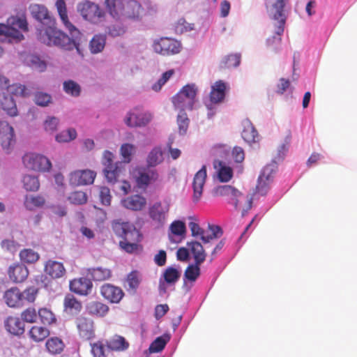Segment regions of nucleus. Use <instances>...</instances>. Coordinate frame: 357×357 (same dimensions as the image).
Listing matches in <instances>:
<instances>
[{"label": "nucleus", "mask_w": 357, "mask_h": 357, "mask_svg": "<svg viewBox=\"0 0 357 357\" xmlns=\"http://www.w3.org/2000/svg\"><path fill=\"white\" fill-rule=\"evenodd\" d=\"M197 89L195 84L184 86L173 98L172 102L174 107L181 111L192 109L195 101Z\"/></svg>", "instance_id": "5"}, {"label": "nucleus", "mask_w": 357, "mask_h": 357, "mask_svg": "<svg viewBox=\"0 0 357 357\" xmlns=\"http://www.w3.org/2000/svg\"><path fill=\"white\" fill-rule=\"evenodd\" d=\"M30 65L32 68L43 72L46 69V63L42 61L38 56L33 55L30 59Z\"/></svg>", "instance_id": "63"}, {"label": "nucleus", "mask_w": 357, "mask_h": 357, "mask_svg": "<svg viewBox=\"0 0 357 357\" xmlns=\"http://www.w3.org/2000/svg\"><path fill=\"white\" fill-rule=\"evenodd\" d=\"M75 325L79 336L86 340H89L95 337L93 321L85 317H78L75 320Z\"/></svg>", "instance_id": "13"}, {"label": "nucleus", "mask_w": 357, "mask_h": 357, "mask_svg": "<svg viewBox=\"0 0 357 357\" xmlns=\"http://www.w3.org/2000/svg\"><path fill=\"white\" fill-rule=\"evenodd\" d=\"M121 17L128 20H138L141 19L143 8L135 0H127L124 2Z\"/></svg>", "instance_id": "16"}, {"label": "nucleus", "mask_w": 357, "mask_h": 357, "mask_svg": "<svg viewBox=\"0 0 357 357\" xmlns=\"http://www.w3.org/2000/svg\"><path fill=\"white\" fill-rule=\"evenodd\" d=\"M206 167L203 165L202 167L195 174L193 179V202H198L202 195L203 187L206 178Z\"/></svg>", "instance_id": "19"}, {"label": "nucleus", "mask_w": 357, "mask_h": 357, "mask_svg": "<svg viewBox=\"0 0 357 357\" xmlns=\"http://www.w3.org/2000/svg\"><path fill=\"white\" fill-rule=\"evenodd\" d=\"M77 9L85 20L92 23L100 22L105 15L104 11L100 9L98 5L89 1L79 3Z\"/></svg>", "instance_id": "9"}, {"label": "nucleus", "mask_w": 357, "mask_h": 357, "mask_svg": "<svg viewBox=\"0 0 357 357\" xmlns=\"http://www.w3.org/2000/svg\"><path fill=\"white\" fill-rule=\"evenodd\" d=\"M9 279L14 283H21L26 280L29 275L28 268L23 264L17 262L8 268Z\"/></svg>", "instance_id": "18"}, {"label": "nucleus", "mask_w": 357, "mask_h": 357, "mask_svg": "<svg viewBox=\"0 0 357 357\" xmlns=\"http://www.w3.org/2000/svg\"><path fill=\"white\" fill-rule=\"evenodd\" d=\"M24 188L26 191L36 192L40 188V182L38 176L25 175L22 179Z\"/></svg>", "instance_id": "43"}, {"label": "nucleus", "mask_w": 357, "mask_h": 357, "mask_svg": "<svg viewBox=\"0 0 357 357\" xmlns=\"http://www.w3.org/2000/svg\"><path fill=\"white\" fill-rule=\"evenodd\" d=\"M112 229L114 233L125 241L140 242L142 238L139 231L133 224L115 220L112 222Z\"/></svg>", "instance_id": "7"}, {"label": "nucleus", "mask_w": 357, "mask_h": 357, "mask_svg": "<svg viewBox=\"0 0 357 357\" xmlns=\"http://www.w3.org/2000/svg\"><path fill=\"white\" fill-rule=\"evenodd\" d=\"M243 139L248 144L255 143L258 141L259 135L253 124L249 120L243 123V130L242 131Z\"/></svg>", "instance_id": "30"}, {"label": "nucleus", "mask_w": 357, "mask_h": 357, "mask_svg": "<svg viewBox=\"0 0 357 357\" xmlns=\"http://www.w3.org/2000/svg\"><path fill=\"white\" fill-rule=\"evenodd\" d=\"M30 9L34 18L42 23L45 22L49 24L48 26L39 31L38 39L41 43L49 46H58L66 50L76 48L78 52L79 51L73 39L53 26L54 21L51 19L45 6L35 4L31 6Z\"/></svg>", "instance_id": "1"}, {"label": "nucleus", "mask_w": 357, "mask_h": 357, "mask_svg": "<svg viewBox=\"0 0 357 357\" xmlns=\"http://www.w3.org/2000/svg\"><path fill=\"white\" fill-rule=\"evenodd\" d=\"M163 161V153L160 147H155L149 153L146 158L147 167H154Z\"/></svg>", "instance_id": "40"}, {"label": "nucleus", "mask_w": 357, "mask_h": 357, "mask_svg": "<svg viewBox=\"0 0 357 357\" xmlns=\"http://www.w3.org/2000/svg\"><path fill=\"white\" fill-rule=\"evenodd\" d=\"M208 230L211 234L202 236V241L204 243L210 242L213 239L220 238L222 235V230L220 226L208 225Z\"/></svg>", "instance_id": "52"}, {"label": "nucleus", "mask_w": 357, "mask_h": 357, "mask_svg": "<svg viewBox=\"0 0 357 357\" xmlns=\"http://www.w3.org/2000/svg\"><path fill=\"white\" fill-rule=\"evenodd\" d=\"M170 340V335L169 334H164L162 336L158 337L150 345L149 351L151 353H157L161 351L165 347L167 343Z\"/></svg>", "instance_id": "44"}, {"label": "nucleus", "mask_w": 357, "mask_h": 357, "mask_svg": "<svg viewBox=\"0 0 357 357\" xmlns=\"http://www.w3.org/2000/svg\"><path fill=\"white\" fill-rule=\"evenodd\" d=\"M5 328L11 334L20 335L24 332V324L17 317H8L5 321Z\"/></svg>", "instance_id": "27"}, {"label": "nucleus", "mask_w": 357, "mask_h": 357, "mask_svg": "<svg viewBox=\"0 0 357 357\" xmlns=\"http://www.w3.org/2000/svg\"><path fill=\"white\" fill-rule=\"evenodd\" d=\"M105 3L108 12L114 18H121L124 5L122 0H105Z\"/></svg>", "instance_id": "36"}, {"label": "nucleus", "mask_w": 357, "mask_h": 357, "mask_svg": "<svg viewBox=\"0 0 357 357\" xmlns=\"http://www.w3.org/2000/svg\"><path fill=\"white\" fill-rule=\"evenodd\" d=\"M82 309V304L75 296L70 294L66 295L63 299V310L70 314H77Z\"/></svg>", "instance_id": "26"}, {"label": "nucleus", "mask_w": 357, "mask_h": 357, "mask_svg": "<svg viewBox=\"0 0 357 357\" xmlns=\"http://www.w3.org/2000/svg\"><path fill=\"white\" fill-rule=\"evenodd\" d=\"M174 74V70H169L162 75V77L158 81L152 86V89L155 91H158L161 89L162 86L169 79V78Z\"/></svg>", "instance_id": "60"}, {"label": "nucleus", "mask_w": 357, "mask_h": 357, "mask_svg": "<svg viewBox=\"0 0 357 357\" xmlns=\"http://www.w3.org/2000/svg\"><path fill=\"white\" fill-rule=\"evenodd\" d=\"M87 272L95 281L109 280L112 276L111 270L102 267L91 268L88 269Z\"/></svg>", "instance_id": "35"}, {"label": "nucleus", "mask_w": 357, "mask_h": 357, "mask_svg": "<svg viewBox=\"0 0 357 357\" xmlns=\"http://www.w3.org/2000/svg\"><path fill=\"white\" fill-rule=\"evenodd\" d=\"M158 178L159 174L158 171L147 167L137 169L135 174V182L140 189H146L149 184L156 182Z\"/></svg>", "instance_id": "11"}, {"label": "nucleus", "mask_w": 357, "mask_h": 357, "mask_svg": "<svg viewBox=\"0 0 357 357\" xmlns=\"http://www.w3.org/2000/svg\"><path fill=\"white\" fill-rule=\"evenodd\" d=\"M188 245L193 255L195 262L197 264H202L206 259V254L202 245L197 241L188 243Z\"/></svg>", "instance_id": "31"}, {"label": "nucleus", "mask_w": 357, "mask_h": 357, "mask_svg": "<svg viewBox=\"0 0 357 357\" xmlns=\"http://www.w3.org/2000/svg\"><path fill=\"white\" fill-rule=\"evenodd\" d=\"M180 275V272L174 267H168L163 273L165 281L169 284H174L176 282Z\"/></svg>", "instance_id": "53"}, {"label": "nucleus", "mask_w": 357, "mask_h": 357, "mask_svg": "<svg viewBox=\"0 0 357 357\" xmlns=\"http://www.w3.org/2000/svg\"><path fill=\"white\" fill-rule=\"evenodd\" d=\"M107 345L108 348L116 351L126 349L129 346L125 338L119 335L114 336L107 342Z\"/></svg>", "instance_id": "45"}, {"label": "nucleus", "mask_w": 357, "mask_h": 357, "mask_svg": "<svg viewBox=\"0 0 357 357\" xmlns=\"http://www.w3.org/2000/svg\"><path fill=\"white\" fill-rule=\"evenodd\" d=\"M21 261L32 264L36 263L40 259V255L31 248H24L19 254Z\"/></svg>", "instance_id": "41"}, {"label": "nucleus", "mask_w": 357, "mask_h": 357, "mask_svg": "<svg viewBox=\"0 0 357 357\" xmlns=\"http://www.w3.org/2000/svg\"><path fill=\"white\" fill-rule=\"evenodd\" d=\"M56 7L59 15L60 19L65 28L69 31L72 36H76L79 33V30L69 21L66 4L64 0H57Z\"/></svg>", "instance_id": "22"}, {"label": "nucleus", "mask_w": 357, "mask_h": 357, "mask_svg": "<svg viewBox=\"0 0 357 357\" xmlns=\"http://www.w3.org/2000/svg\"><path fill=\"white\" fill-rule=\"evenodd\" d=\"M169 229L173 235L181 236L185 234L186 227L183 222L175 220L170 225Z\"/></svg>", "instance_id": "59"}, {"label": "nucleus", "mask_w": 357, "mask_h": 357, "mask_svg": "<svg viewBox=\"0 0 357 357\" xmlns=\"http://www.w3.org/2000/svg\"><path fill=\"white\" fill-rule=\"evenodd\" d=\"M69 202L75 205H82L87 202V195L83 191H74L68 197Z\"/></svg>", "instance_id": "50"}, {"label": "nucleus", "mask_w": 357, "mask_h": 357, "mask_svg": "<svg viewBox=\"0 0 357 357\" xmlns=\"http://www.w3.org/2000/svg\"><path fill=\"white\" fill-rule=\"evenodd\" d=\"M226 89V84L223 81L218 80L215 82L211 87L210 93L211 101L213 103H219L222 102L225 97Z\"/></svg>", "instance_id": "29"}, {"label": "nucleus", "mask_w": 357, "mask_h": 357, "mask_svg": "<svg viewBox=\"0 0 357 357\" xmlns=\"http://www.w3.org/2000/svg\"><path fill=\"white\" fill-rule=\"evenodd\" d=\"M123 169L122 162H116L114 165H108L104 169V174L109 183H115Z\"/></svg>", "instance_id": "28"}, {"label": "nucleus", "mask_w": 357, "mask_h": 357, "mask_svg": "<svg viewBox=\"0 0 357 357\" xmlns=\"http://www.w3.org/2000/svg\"><path fill=\"white\" fill-rule=\"evenodd\" d=\"M200 265L195 262L194 264H190L185 271V279L191 282H195L201 274Z\"/></svg>", "instance_id": "47"}, {"label": "nucleus", "mask_w": 357, "mask_h": 357, "mask_svg": "<svg viewBox=\"0 0 357 357\" xmlns=\"http://www.w3.org/2000/svg\"><path fill=\"white\" fill-rule=\"evenodd\" d=\"M28 30L25 18L12 16L7 20V24H0V36H6L10 42L18 43L24 39V36L19 31Z\"/></svg>", "instance_id": "4"}, {"label": "nucleus", "mask_w": 357, "mask_h": 357, "mask_svg": "<svg viewBox=\"0 0 357 357\" xmlns=\"http://www.w3.org/2000/svg\"><path fill=\"white\" fill-rule=\"evenodd\" d=\"M241 63V54H232L225 57L221 63L220 67L222 68H230L237 67Z\"/></svg>", "instance_id": "49"}, {"label": "nucleus", "mask_w": 357, "mask_h": 357, "mask_svg": "<svg viewBox=\"0 0 357 357\" xmlns=\"http://www.w3.org/2000/svg\"><path fill=\"white\" fill-rule=\"evenodd\" d=\"M277 169L276 162L269 164L265 166L257 180V184L256 186V192L261 195H265L268 189L270 183L273 180L274 174Z\"/></svg>", "instance_id": "10"}, {"label": "nucleus", "mask_w": 357, "mask_h": 357, "mask_svg": "<svg viewBox=\"0 0 357 357\" xmlns=\"http://www.w3.org/2000/svg\"><path fill=\"white\" fill-rule=\"evenodd\" d=\"M99 197L102 205L109 206L111 204L112 195L110 190L106 186H101L99 188Z\"/></svg>", "instance_id": "61"}, {"label": "nucleus", "mask_w": 357, "mask_h": 357, "mask_svg": "<svg viewBox=\"0 0 357 357\" xmlns=\"http://www.w3.org/2000/svg\"><path fill=\"white\" fill-rule=\"evenodd\" d=\"M63 89L66 93L73 97L79 96L81 93L79 84L71 79L66 80L63 83Z\"/></svg>", "instance_id": "48"}, {"label": "nucleus", "mask_w": 357, "mask_h": 357, "mask_svg": "<svg viewBox=\"0 0 357 357\" xmlns=\"http://www.w3.org/2000/svg\"><path fill=\"white\" fill-rule=\"evenodd\" d=\"M38 294V289L34 286L26 287L23 291H21L22 300V306L25 303H33Z\"/></svg>", "instance_id": "46"}, {"label": "nucleus", "mask_w": 357, "mask_h": 357, "mask_svg": "<svg viewBox=\"0 0 357 357\" xmlns=\"http://www.w3.org/2000/svg\"><path fill=\"white\" fill-rule=\"evenodd\" d=\"M135 147L130 144H123L120 148V153L123 158V162L129 163L131 161V156L135 152Z\"/></svg>", "instance_id": "54"}, {"label": "nucleus", "mask_w": 357, "mask_h": 357, "mask_svg": "<svg viewBox=\"0 0 357 357\" xmlns=\"http://www.w3.org/2000/svg\"><path fill=\"white\" fill-rule=\"evenodd\" d=\"M70 290L80 296L89 295L93 288V284L90 279L84 277L75 278L70 281Z\"/></svg>", "instance_id": "17"}, {"label": "nucleus", "mask_w": 357, "mask_h": 357, "mask_svg": "<svg viewBox=\"0 0 357 357\" xmlns=\"http://www.w3.org/2000/svg\"><path fill=\"white\" fill-rule=\"evenodd\" d=\"M169 208V202L165 201L164 203L160 201L155 202L149 207V215L153 222L162 224L165 221Z\"/></svg>", "instance_id": "12"}, {"label": "nucleus", "mask_w": 357, "mask_h": 357, "mask_svg": "<svg viewBox=\"0 0 357 357\" xmlns=\"http://www.w3.org/2000/svg\"><path fill=\"white\" fill-rule=\"evenodd\" d=\"M38 315L40 318V322L44 325H52L56 324V318L53 312L47 308L41 307L38 311Z\"/></svg>", "instance_id": "42"}, {"label": "nucleus", "mask_w": 357, "mask_h": 357, "mask_svg": "<svg viewBox=\"0 0 357 357\" xmlns=\"http://www.w3.org/2000/svg\"><path fill=\"white\" fill-rule=\"evenodd\" d=\"M77 137V132L73 128L63 130L56 135V140L58 142H68Z\"/></svg>", "instance_id": "56"}, {"label": "nucleus", "mask_w": 357, "mask_h": 357, "mask_svg": "<svg viewBox=\"0 0 357 357\" xmlns=\"http://www.w3.org/2000/svg\"><path fill=\"white\" fill-rule=\"evenodd\" d=\"M153 49L157 54L162 56H170L179 53L181 50V45L176 40L165 37L155 40L153 44Z\"/></svg>", "instance_id": "8"}, {"label": "nucleus", "mask_w": 357, "mask_h": 357, "mask_svg": "<svg viewBox=\"0 0 357 357\" xmlns=\"http://www.w3.org/2000/svg\"><path fill=\"white\" fill-rule=\"evenodd\" d=\"M106 43V36L103 34L95 35L89 43V50L92 54L101 52Z\"/></svg>", "instance_id": "39"}, {"label": "nucleus", "mask_w": 357, "mask_h": 357, "mask_svg": "<svg viewBox=\"0 0 357 357\" xmlns=\"http://www.w3.org/2000/svg\"><path fill=\"white\" fill-rule=\"evenodd\" d=\"M88 312L94 316L104 317L109 311V307L99 301L90 302L86 305Z\"/></svg>", "instance_id": "37"}, {"label": "nucleus", "mask_w": 357, "mask_h": 357, "mask_svg": "<svg viewBox=\"0 0 357 357\" xmlns=\"http://www.w3.org/2000/svg\"><path fill=\"white\" fill-rule=\"evenodd\" d=\"M289 0H265V7L271 20L273 21L275 36L267 39V45L275 52L278 51V46L280 45L281 36L284 33L287 20L284 7Z\"/></svg>", "instance_id": "2"}, {"label": "nucleus", "mask_w": 357, "mask_h": 357, "mask_svg": "<svg viewBox=\"0 0 357 357\" xmlns=\"http://www.w3.org/2000/svg\"><path fill=\"white\" fill-rule=\"evenodd\" d=\"M213 194L215 197H228L229 202L232 204L236 209L242 208L243 215L252 207V198L248 195H244L231 185L218 186L213 189Z\"/></svg>", "instance_id": "3"}, {"label": "nucleus", "mask_w": 357, "mask_h": 357, "mask_svg": "<svg viewBox=\"0 0 357 357\" xmlns=\"http://www.w3.org/2000/svg\"><path fill=\"white\" fill-rule=\"evenodd\" d=\"M0 139L4 149H8L15 142L14 129L6 121H0Z\"/></svg>", "instance_id": "20"}, {"label": "nucleus", "mask_w": 357, "mask_h": 357, "mask_svg": "<svg viewBox=\"0 0 357 357\" xmlns=\"http://www.w3.org/2000/svg\"><path fill=\"white\" fill-rule=\"evenodd\" d=\"M190 120L185 112L181 111L177 116L178 132L181 135H185L188 128Z\"/></svg>", "instance_id": "55"}, {"label": "nucleus", "mask_w": 357, "mask_h": 357, "mask_svg": "<svg viewBox=\"0 0 357 357\" xmlns=\"http://www.w3.org/2000/svg\"><path fill=\"white\" fill-rule=\"evenodd\" d=\"M3 298L6 305L10 307H20L22 306L21 291L16 287H11L6 291Z\"/></svg>", "instance_id": "25"}, {"label": "nucleus", "mask_w": 357, "mask_h": 357, "mask_svg": "<svg viewBox=\"0 0 357 357\" xmlns=\"http://www.w3.org/2000/svg\"><path fill=\"white\" fill-rule=\"evenodd\" d=\"M121 202L123 207L135 211H142L146 206V199L140 195L127 197Z\"/></svg>", "instance_id": "24"}, {"label": "nucleus", "mask_w": 357, "mask_h": 357, "mask_svg": "<svg viewBox=\"0 0 357 357\" xmlns=\"http://www.w3.org/2000/svg\"><path fill=\"white\" fill-rule=\"evenodd\" d=\"M2 107L8 115L10 116H15L17 115L16 104L12 98H5L4 101L2 102Z\"/></svg>", "instance_id": "57"}, {"label": "nucleus", "mask_w": 357, "mask_h": 357, "mask_svg": "<svg viewBox=\"0 0 357 357\" xmlns=\"http://www.w3.org/2000/svg\"><path fill=\"white\" fill-rule=\"evenodd\" d=\"M45 347L49 353L56 355L60 354L63 351L65 344L61 338L52 337L47 340Z\"/></svg>", "instance_id": "34"}, {"label": "nucleus", "mask_w": 357, "mask_h": 357, "mask_svg": "<svg viewBox=\"0 0 357 357\" xmlns=\"http://www.w3.org/2000/svg\"><path fill=\"white\" fill-rule=\"evenodd\" d=\"M91 353L93 357H105V346L102 341L91 344Z\"/></svg>", "instance_id": "62"}, {"label": "nucleus", "mask_w": 357, "mask_h": 357, "mask_svg": "<svg viewBox=\"0 0 357 357\" xmlns=\"http://www.w3.org/2000/svg\"><path fill=\"white\" fill-rule=\"evenodd\" d=\"M24 167L30 170L46 172L52 168L50 160L45 155L35 153H27L22 157Z\"/></svg>", "instance_id": "6"}, {"label": "nucleus", "mask_w": 357, "mask_h": 357, "mask_svg": "<svg viewBox=\"0 0 357 357\" xmlns=\"http://www.w3.org/2000/svg\"><path fill=\"white\" fill-rule=\"evenodd\" d=\"M38 316V313L34 307H28L21 313L22 321L30 324L35 323Z\"/></svg>", "instance_id": "58"}, {"label": "nucleus", "mask_w": 357, "mask_h": 357, "mask_svg": "<svg viewBox=\"0 0 357 357\" xmlns=\"http://www.w3.org/2000/svg\"><path fill=\"white\" fill-rule=\"evenodd\" d=\"M220 167L218 170V178L220 182L226 183L229 181L233 177V169L228 166L225 165L222 161H215L214 167Z\"/></svg>", "instance_id": "38"}, {"label": "nucleus", "mask_w": 357, "mask_h": 357, "mask_svg": "<svg viewBox=\"0 0 357 357\" xmlns=\"http://www.w3.org/2000/svg\"><path fill=\"white\" fill-rule=\"evenodd\" d=\"M96 176V173L90 169L76 170L70 174L69 181L74 185H90Z\"/></svg>", "instance_id": "15"}, {"label": "nucleus", "mask_w": 357, "mask_h": 357, "mask_svg": "<svg viewBox=\"0 0 357 357\" xmlns=\"http://www.w3.org/2000/svg\"><path fill=\"white\" fill-rule=\"evenodd\" d=\"M101 295L110 303H118L124 296L123 290L111 284H104L100 288Z\"/></svg>", "instance_id": "21"}, {"label": "nucleus", "mask_w": 357, "mask_h": 357, "mask_svg": "<svg viewBox=\"0 0 357 357\" xmlns=\"http://www.w3.org/2000/svg\"><path fill=\"white\" fill-rule=\"evenodd\" d=\"M45 199L42 195H26L24 205L26 209L33 211L36 208L43 207L45 204Z\"/></svg>", "instance_id": "33"}, {"label": "nucleus", "mask_w": 357, "mask_h": 357, "mask_svg": "<svg viewBox=\"0 0 357 357\" xmlns=\"http://www.w3.org/2000/svg\"><path fill=\"white\" fill-rule=\"evenodd\" d=\"M51 96L45 93L38 92L35 95V103L40 106H47L51 101Z\"/></svg>", "instance_id": "64"}, {"label": "nucleus", "mask_w": 357, "mask_h": 357, "mask_svg": "<svg viewBox=\"0 0 357 357\" xmlns=\"http://www.w3.org/2000/svg\"><path fill=\"white\" fill-rule=\"evenodd\" d=\"M151 119V115L149 113L142 112L139 108H135L128 113L125 119L126 124L129 127H143L147 125Z\"/></svg>", "instance_id": "14"}, {"label": "nucleus", "mask_w": 357, "mask_h": 357, "mask_svg": "<svg viewBox=\"0 0 357 357\" xmlns=\"http://www.w3.org/2000/svg\"><path fill=\"white\" fill-rule=\"evenodd\" d=\"M44 271L52 279H59L66 275V271L63 263L50 259L44 266Z\"/></svg>", "instance_id": "23"}, {"label": "nucleus", "mask_w": 357, "mask_h": 357, "mask_svg": "<svg viewBox=\"0 0 357 357\" xmlns=\"http://www.w3.org/2000/svg\"><path fill=\"white\" fill-rule=\"evenodd\" d=\"M29 337L35 342H43L50 334L48 328L42 326H33L29 331Z\"/></svg>", "instance_id": "32"}, {"label": "nucleus", "mask_w": 357, "mask_h": 357, "mask_svg": "<svg viewBox=\"0 0 357 357\" xmlns=\"http://www.w3.org/2000/svg\"><path fill=\"white\" fill-rule=\"evenodd\" d=\"M126 282L129 289L135 291L141 282V277L139 273L137 271H131L127 275Z\"/></svg>", "instance_id": "51"}]
</instances>
